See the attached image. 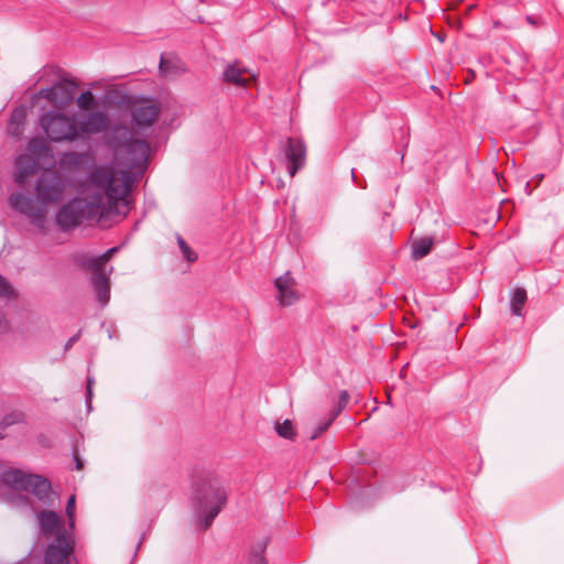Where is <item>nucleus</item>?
I'll return each mask as SVG.
<instances>
[{
    "instance_id": "9b49d317",
    "label": "nucleus",
    "mask_w": 564,
    "mask_h": 564,
    "mask_svg": "<svg viewBox=\"0 0 564 564\" xmlns=\"http://www.w3.org/2000/svg\"><path fill=\"white\" fill-rule=\"evenodd\" d=\"M39 166V161L29 154H21L14 163V182L19 186H24L28 180L33 176Z\"/></svg>"
},
{
    "instance_id": "dca6fc26",
    "label": "nucleus",
    "mask_w": 564,
    "mask_h": 564,
    "mask_svg": "<svg viewBox=\"0 0 564 564\" xmlns=\"http://www.w3.org/2000/svg\"><path fill=\"white\" fill-rule=\"evenodd\" d=\"M435 239L433 237H421L417 239H414L412 242V259L420 260L426 257L433 246H434Z\"/></svg>"
},
{
    "instance_id": "5701e85b",
    "label": "nucleus",
    "mask_w": 564,
    "mask_h": 564,
    "mask_svg": "<svg viewBox=\"0 0 564 564\" xmlns=\"http://www.w3.org/2000/svg\"><path fill=\"white\" fill-rule=\"evenodd\" d=\"M267 549V541H262L257 545V549L252 553L249 560V564H267L264 557V551Z\"/></svg>"
},
{
    "instance_id": "6e6552de",
    "label": "nucleus",
    "mask_w": 564,
    "mask_h": 564,
    "mask_svg": "<svg viewBox=\"0 0 564 564\" xmlns=\"http://www.w3.org/2000/svg\"><path fill=\"white\" fill-rule=\"evenodd\" d=\"M283 152L286 159L288 173L293 177L304 166L306 147L301 139L288 138Z\"/></svg>"
},
{
    "instance_id": "f3484780",
    "label": "nucleus",
    "mask_w": 564,
    "mask_h": 564,
    "mask_svg": "<svg viewBox=\"0 0 564 564\" xmlns=\"http://www.w3.org/2000/svg\"><path fill=\"white\" fill-rule=\"evenodd\" d=\"M221 79L225 83L235 84L237 86H246L247 84V80L242 77V70L237 67V63H231L226 66Z\"/></svg>"
},
{
    "instance_id": "0eeeda50",
    "label": "nucleus",
    "mask_w": 564,
    "mask_h": 564,
    "mask_svg": "<svg viewBox=\"0 0 564 564\" xmlns=\"http://www.w3.org/2000/svg\"><path fill=\"white\" fill-rule=\"evenodd\" d=\"M2 481L4 485L15 490L31 492L39 500L45 503L51 500V482L41 475L29 474L21 469L10 468L2 474Z\"/></svg>"
},
{
    "instance_id": "b1692460",
    "label": "nucleus",
    "mask_w": 564,
    "mask_h": 564,
    "mask_svg": "<svg viewBox=\"0 0 564 564\" xmlns=\"http://www.w3.org/2000/svg\"><path fill=\"white\" fill-rule=\"evenodd\" d=\"M349 401V393L346 390H341L339 392L338 401L335 408L330 411L333 414V419H337V416L343 412V410L347 406Z\"/></svg>"
},
{
    "instance_id": "72a5a7b5",
    "label": "nucleus",
    "mask_w": 564,
    "mask_h": 564,
    "mask_svg": "<svg viewBox=\"0 0 564 564\" xmlns=\"http://www.w3.org/2000/svg\"><path fill=\"white\" fill-rule=\"evenodd\" d=\"M112 271V267L108 269L107 275H108V300L110 299V273Z\"/></svg>"
},
{
    "instance_id": "c756f323",
    "label": "nucleus",
    "mask_w": 564,
    "mask_h": 564,
    "mask_svg": "<svg viewBox=\"0 0 564 564\" xmlns=\"http://www.w3.org/2000/svg\"><path fill=\"white\" fill-rule=\"evenodd\" d=\"M119 246L108 248V261H110V259L119 251Z\"/></svg>"
},
{
    "instance_id": "9d476101",
    "label": "nucleus",
    "mask_w": 564,
    "mask_h": 564,
    "mask_svg": "<svg viewBox=\"0 0 564 564\" xmlns=\"http://www.w3.org/2000/svg\"><path fill=\"white\" fill-rule=\"evenodd\" d=\"M73 87L58 83L51 87L40 89L37 97L48 100L54 106L63 107L73 99Z\"/></svg>"
},
{
    "instance_id": "f704fd0d",
    "label": "nucleus",
    "mask_w": 564,
    "mask_h": 564,
    "mask_svg": "<svg viewBox=\"0 0 564 564\" xmlns=\"http://www.w3.org/2000/svg\"><path fill=\"white\" fill-rule=\"evenodd\" d=\"M145 540V532L142 533L138 544H137V550L140 547V545L142 544V542Z\"/></svg>"
},
{
    "instance_id": "39448f33",
    "label": "nucleus",
    "mask_w": 564,
    "mask_h": 564,
    "mask_svg": "<svg viewBox=\"0 0 564 564\" xmlns=\"http://www.w3.org/2000/svg\"><path fill=\"white\" fill-rule=\"evenodd\" d=\"M39 123L51 141H74L85 134L106 129V115L91 112L83 118H77L51 110L40 117Z\"/></svg>"
},
{
    "instance_id": "473e14b6",
    "label": "nucleus",
    "mask_w": 564,
    "mask_h": 564,
    "mask_svg": "<svg viewBox=\"0 0 564 564\" xmlns=\"http://www.w3.org/2000/svg\"><path fill=\"white\" fill-rule=\"evenodd\" d=\"M8 330V323L0 321V332L6 333Z\"/></svg>"
},
{
    "instance_id": "cd10ccee",
    "label": "nucleus",
    "mask_w": 564,
    "mask_h": 564,
    "mask_svg": "<svg viewBox=\"0 0 564 564\" xmlns=\"http://www.w3.org/2000/svg\"><path fill=\"white\" fill-rule=\"evenodd\" d=\"M22 416H23L22 413H18V412L11 413L2 420L1 426L6 427V426H10L12 424H15L22 420Z\"/></svg>"
},
{
    "instance_id": "c9c22d12",
    "label": "nucleus",
    "mask_w": 564,
    "mask_h": 564,
    "mask_svg": "<svg viewBox=\"0 0 564 564\" xmlns=\"http://www.w3.org/2000/svg\"><path fill=\"white\" fill-rule=\"evenodd\" d=\"M527 21H528L530 24L535 25V21H534L533 17L528 15V17H527Z\"/></svg>"
},
{
    "instance_id": "1a4fd4ad",
    "label": "nucleus",
    "mask_w": 564,
    "mask_h": 564,
    "mask_svg": "<svg viewBox=\"0 0 564 564\" xmlns=\"http://www.w3.org/2000/svg\"><path fill=\"white\" fill-rule=\"evenodd\" d=\"M87 264L88 270L90 271V280L97 300L101 305H104L106 303V253L90 259Z\"/></svg>"
},
{
    "instance_id": "2eb2a0df",
    "label": "nucleus",
    "mask_w": 564,
    "mask_h": 564,
    "mask_svg": "<svg viewBox=\"0 0 564 564\" xmlns=\"http://www.w3.org/2000/svg\"><path fill=\"white\" fill-rule=\"evenodd\" d=\"M26 120V112L23 108H17L12 111L7 131L8 133L17 139H20L24 132V124Z\"/></svg>"
},
{
    "instance_id": "6ab92c4d",
    "label": "nucleus",
    "mask_w": 564,
    "mask_h": 564,
    "mask_svg": "<svg viewBox=\"0 0 564 564\" xmlns=\"http://www.w3.org/2000/svg\"><path fill=\"white\" fill-rule=\"evenodd\" d=\"M525 302L527 291L522 288L514 289L510 301L511 313L516 316H522V307L524 306Z\"/></svg>"
},
{
    "instance_id": "a211bd4d",
    "label": "nucleus",
    "mask_w": 564,
    "mask_h": 564,
    "mask_svg": "<svg viewBox=\"0 0 564 564\" xmlns=\"http://www.w3.org/2000/svg\"><path fill=\"white\" fill-rule=\"evenodd\" d=\"M28 154L36 159L37 161L42 158H44L48 152V145L45 140L41 138H32L28 142Z\"/></svg>"
},
{
    "instance_id": "c85d7f7f",
    "label": "nucleus",
    "mask_w": 564,
    "mask_h": 564,
    "mask_svg": "<svg viewBox=\"0 0 564 564\" xmlns=\"http://www.w3.org/2000/svg\"><path fill=\"white\" fill-rule=\"evenodd\" d=\"M78 338H79V333H78V334H76V335H74V336H72V337L68 339V341L66 343V345H65V349H66V350H68V349L74 345V343H76V341L78 340Z\"/></svg>"
},
{
    "instance_id": "423d86ee",
    "label": "nucleus",
    "mask_w": 564,
    "mask_h": 564,
    "mask_svg": "<svg viewBox=\"0 0 564 564\" xmlns=\"http://www.w3.org/2000/svg\"><path fill=\"white\" fill-rule=\"evenodd\" d=\"M41 530L45 535L56 533V542L51 544L45 553V564H72L74 541L67 534L61 516L51 510L39 513Z\"/></svg>"
},
{
    "instance_id": "393cba45",
    "label": "nucleus",
    "mask_w": 564,
    "mask_h": 564,
    "mask_svg": "<svg viewBox=\"0 0 564 564\" xmlns=\"http://www.w3.org/2000/svg\"><path fill=\"white\" fill-rule=\"evenodd\" d=\"M336 419H333V414L329 413V415L326 417V419H323L318 424L317 426L315 427V430L313 431V434L311 436V440H315L322 433H324L325 431L328 430V427L333 424V422L335 421Z\"/></svg>"
},
{
    "instance_id": "7c9ffc66",
    "label": "nucleus",
    "mask_w": 564,
    "mask_h": 564,
    "mask_svg": "<svg viewBox=\"0 0 564 564\" xmlns=\"http://www.w3.org/2000/svg\"><path fill=\"white\" fill-rule=\"evenodd\" d=\"M93 379L87 378V398L89 399L91 397V387H93Z\"/></svg>"
},
{
    "instance_id": "4468645a",
    "label": "nucleus",
    "mask_w": 564,
    "mask_h": 564,
    "mask_svg": "<svg viewBox=\"0 0 564 564\" xmlns=\"http://www.w3.org/2000/svg\"><path fill=\"white\" fill-rule=\"evenodd\" d=\"M137 97L138 95H130L127 91L108 84V110H110L111 105L120 106V117L126 112ZM108 115L112 116L110 111H108Z\"/></svg>"
},
{
    "instance_id": "f8f14e48",
    "label": "nucleus",
    "mask_w": 564,
    "mask_h": 564,
    "mask_svg": "<svg viewBox=\"0 0 564 564\" xmlns=\"http://www.w3.org/2000/svg\"><path fill=\"white\" fill-rule=\"evenodd\" d=\"M294 284L295 281L290 271H286L274 281L278 299L282 306H290L297 301L299 296L292 289Z\"/></svg>"
},
{
    "instance_id": "7ed1b4c3",
    "label": "nucleus",
    "mask_w": 564,
    "mask_h": 564,
    "mask_svg": "<svg viewBox=\"0 0 564 564\" xmlns=\"http://www.w3.org/2000/svg\"><path fill=\"white\" fill-rule=\"evenodd\" d=\"M67 188V181L56 172L43 173L35 183L36 198L25 193H13L9 196L12 209L25 215L41 231L45 229L47 204L61 202Z\"/></svg>"
},
{
    "instance_id": "4be33fe9",
    "label": "nucleus",
    "mask_w": 564,
    "mask_h": 564,
    "mask_svg": "<svg viewBox=\"0 0 564 564\" xmlns=\"http://www.w3.org/2000/svg\"><path fill=\"white\" fill-rule=\"evenodd\" d=\"M77 106L83 110H90L96 106V100L90 91H84L77 98Z\"/></svg>"
},
{
    "instance_id": "a878e982",
    "label": "nucleus",
    "mask_w": 564,
    "mask_h": 564,
    "mask_svg": "<svg viewBox=\"0 0 564 564\" xmlns=\"http://www.w3.org/2000/svg\"><path fill=\"white\" fill-rule=\"evenodd\" d=\"M75 512H76V496L72 495L66 503V516L68 518V525L73 529L75 525Z\"/></svg>"
},
{
    "instance_id": "f257e3e1",
    "label": "nucleus",
    "mask_w": 564,
    "mask_h": 564,
    "mask_svg": "<svg viewBox=\"0 0 564 564\" xmlns=\"http://www.w3.org/2000/svg\"><path fill=\"white\" fill-rule=\"evenodd\" d=\"M159 111L153 100L138 96L120 120L108 115V227L132 208L134 184L149 166L151 144L147 138Z\"/></svg>"
},
{
    "instance_id": "f03ea898",
    "label": "nucleus",
    "mask_w": 564,
    "mask_h": 564,
    "mask_svg": "<svg viewBox=\"0 0 564 564\" xmlns=\"http://www.w3.org/2000/svg\"><path fill=\"white\" fill-rule=\"evenodd\" d=\"M84 197H76L62 206L56 214V223L62 230H69L83 221H97L106 213L102 199L106 196V166H99L89 176L82 192Z\"/></svg>"
},
{
    "instance_id": "e433bc0d",
    "label": "nucleus",
    "mask_w": 564,
    "mask_h": 564,
    "mask_svg": "<svg viewBox=\"0 0 564 564\" xmlns=\"http://www.w3.org/2000/svg\"><path fill=\"white\" fill-rule=\"evenodd\" d=\"M155 495L160 496V497L163 496V489L162 488H156L155 489Z\"/></svg>"
},
{
    "instance_id": "58836bf2",
    "label": "nucleus",
    "mask_w": 564,
    "mask_h": 564,
    "mask_svg": "<svg viewBox=\"0 0 564 564\" xmlns=\"http://www.w3.org/2000/svg\"><path fill=\"white\" fill-rule=\"evenodd\" d=\"M351 177H352V181L357 184L354 169L351 170Z\"/></svg>"
},
{
    "instance_id": "bb28decb",
    "label": "nucleus",
    "mask_w": 564,
    "mask_h": 564,
    "mask_svg": "<svg viewBox=\"0 0 564 564\" xmlns=\"http://www.w3.org/2000/svg\"><path fill=\"white\" fill-rule=\"evenodd\" d=\"M14 290L11 284L0 274V297H11Z\"/></svg>"
},
{
    "instance_id": "20e7f679",
    "label": "nucleus",
    "mask_w": 564,
    "mask_h": 564,
    "mask_svg": "<svg viewBox=\"0 0 564 564\" xmlns=\"http://www.w3.org/2000/svg\"><path fill=\"white\" fill-rule=\"evenodd\" d=\"M228 500V489L216 473L202 470L192 475L191 506L196 524L207 530Z\"/></svg>"
},
{
    "instance_id": "2f4dec72",
    "label": "nucleus",
    "mask_w": 564,
    "mask_h": 564,
    "mask_svg": "<svg viewBox=\"0 0 564 564\" xmlns=\"http://www.w3.org/2000/svg\"><path fill=\"white\" fill-rule=\"evenodd\" d=\"M75 462H76V469L80 470L83 468V462L77 455H75Z\"/></svg>"
},
{
    "instance_id": "412c9836",
    "label": "nucleus",
    "mask_w": 564,
    "mask_h": 564,
    "mask_svg": "<svg viewBox=\"0 0 564 564\" xmlns=\"http://www.w3.org/2000/svg\"><path fill=\"white\" fill-rule=\"evenodd\" d=\"M177 245L182 252L183 258L188 262H195L197 260L196 252L187 245L182 236L177 235Z\"/></svg>"
},
{
    "instance_id": "4c0bfd02",
    "label": "nucleus",
    "mask_w": 564,
    "mask_h": 564,
    "mask_svg": "<svg viewBox=\"0 0 564 564\" xmlns=\"http://www.w3.org/2000/svg\"><path fill=\"white\" fill-rule=\"evenodd\" d=\"M543 177H544V175H543V174H536V175L534 176V178H536L539 182H540V181H542V180H543Z\"/></svg>"
},
{
    "instance_id": "aec40b11",
    "label": "nucleus",
    "mask_w": 564,
    "mask_h": 564,
    "mask_svg": "<svg viewBox=\"0 0 564 564\" xmlns=\"http://www.w3.org/2000/svg\"><path fill=\"white\" fill-rule=\"evenodd\" d=\"M274 430L279 436L285 440H294L296 435L291 420H284L282 423L275 422Z\"/></svg>"
},
{
    "instance_id": "ddd939ff",
    "label": "nucleus",
    "mask_w": 564,
    "mask_h": 564,
    "mask_svg": "<svg viewBox=\"0 0 564 564\" xmlns=\"http://www.w3.org/2000/svg\"><path fill=\"white\" fill-rule=\"evenodd\" d=\"M159 70L161 75L181 76L186 72V66L175 53H162L159 62Z\"/></svg>"
}]
</instances>
